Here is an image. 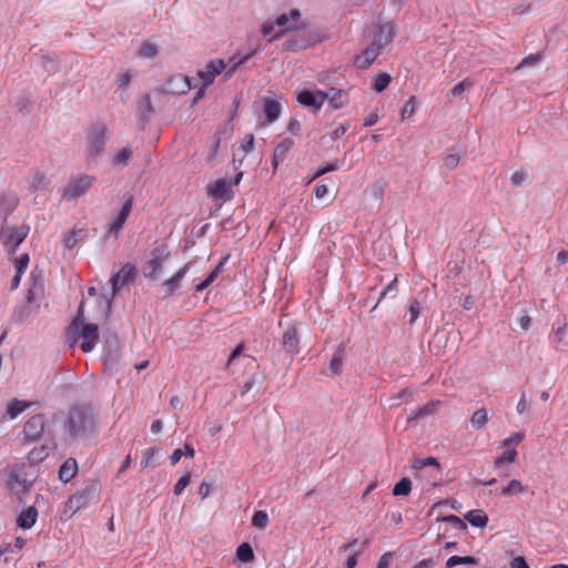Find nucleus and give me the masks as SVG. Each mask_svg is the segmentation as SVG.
<instances>
[{
  "instance_id": "obj_1",
  "label": "nucleus",
  "mask_w": 568,
  "mask_h": 568,
  "mask_svg": "<svg viewBox=\"0 0 568 568\" xmlns=\"http://www.w3.org/2000/svg\"><path fill=\"white\" fill-rule=\"evenodd\" d=\"M97 430V420L89 407L75 406L69 410L64 423V434L72 442L90 438Z\"/></svg>"
},
{
  "instance_id": "obj_2",
  "label": "nucleus",
  "mask_w": 568,
  "mask_h": 568,
  "mask_svg": "<svg viewBox=\"0 0 568 568\" xmlns=\"http://www.w3.org/2000/svg\"><path fill=\"white\" fill-rule=\"evenodd\" d=\"M67 333L69 336L74 337V343L79 338L83 339L80 345L83 353H90L94 348L99 338V327L97 324L84 323L83 302L80 303L77 316L74 317L71 326L68 327Z\"/></svg>"
},
{
  "instance_id": "obj_3",
  "label": "nucleus",
  "mask_w": 568,
  "mask_h": 568,
  "mask_svg": "<svg viewBox=\"0 0 568 568\" xmlns=\"http://www.w3.org/2000/svg\"><path fill=\"white\" fill-rule=\"evenodd\" d=\"M109 140L108 128L103 123H97L88 132V159H95L103 152L104 145Z\"/></svg>"
},
{
  "instance_id": "obj_4",
  "label": "nucleus",
  "mask_w": 568,
  "mask_h": 568,
  "mask_svg": "<svg viewBox=\"0 0 568 568\" xmlns=\"http://www.w3.org/2000/svg\"><path fill=\"white\" fill-rule=\"evenodd\" d=\"M30 231L29 225L22 224L19 227H9L4 224L0 229V239L9 253H14L18 246L24 241Z\"/></svg>"
},
{
  "instance_id": "obj_5",
  "label": "nucleus",
  "mask_w": 568,
  "mask_h": 568,
  "mask_svg": "<svg viewBox=\"0 0 568 568\" xmlns=\"http://www.w3.org/2000/svg\"><path fill=\"white\" fill-rule=\"evenodd\" d=\"M134 277H135V267L131 264H125L121 267V270L118 273H115L110 278L112 294H111L110 298L105 300V306H106L108 311L111 310L112 300L116 295L119 290L123 285L133 281Z\"/></svg>"
},
{
  "instance_id": "obj_6",
  "label": "nucleus",
  "mask_w": 568,
  "mask_h": 568,
  "mask_svg": "<svg viewBox=\"0 0 568 568\" xmlns=\"http://www.w3.org/2000/svg\"><path fill=\"white\" fill-rule=\"evenodd\" d=\"M295 97L297 102L314 112L320 111L324 102L327 100V94L324 91H310V90H296Z\"/></svg>"
},
{
  "instance_id": "obj_7",
  "label": "nucleus",
  "mask_w": 568,
  "mask_h": 568,
  "mask_svg": "<svg viewBox=\"0 0 568 568\" xmlns=\"http://www.w3.org/2000/svg\"><path fill=\"white\" fill-rule=\"evenodd\" d=\"M301 333L297 324H292L286 327L282 335V348L291 357L300 353Z\"/></svg>"
},
{
  "instance_id": "obj_8",
  "label": "nucleus",
  "mask_w": 568,
  "mask_h": 568,
  "mask_svg": "<svg viewBox=\"0 0 568 568\" xmlns=\"http://www.w3.org/2000/svg\"><path fill=\"white\" fill-rule=\"evenodd\" d=\"M45 416L43 414H36L30 417L23 427V434L27 442H38L44 432Z\"/></svg>"
},
{
  "instance_id": "obj_9",
  "label": "nucleus",
  "mask_w": 568,
  "mask_h": 568,
  "mask_svg": "<svg viewBox=\"0 0 568 568\" xmlns=\"http://www.w3.org/2000/svg\"><path fill=\"white\" fill-rule=\"evenodd\" d=\"M93 181L94 178L90 175H81L80 178L72 180L67 185L63 196L68 200L79 199L88 192Z\"/></svg>"
},
{
  "instance_id": "obj_10",
  "label": "nucleus",
  "mask_w": 568,
  "mask_h": 568,
  "mask_svg": "<svg viewBox=\"0 0 568 568\" xmlns=\"http://www.w3.org/2000/svg\"><path fill=\"white\" fill-rule=\"evenodd\" d=\"M95 496V487L87 486L83 490L77 491L65 503L67 510H70L72 514H75L80 509L88 506V504Z\"/></svg>"
},
{
  "instance_id": "obj_11",
  "label": "nucleus",
  "mask_w": 568,
  "mask_h": 568,
  "mask_svg": "<svg viewBox=\"0 0 568 568\" xmlns=\"http://www.w3.org/2000/svg\"><path fill=\"white\" fill-rule=\"evenodd\" d=\"M32 485V480L27 478V474L23 468H14L8 478V487L16 495L26 494L30 486Z\"/></svg>"
},
{
  "instance_id": "obj_12",
  "label": "nucleus",
  "mask_w": 568,
  "mask_h": 568,
  "mask_svg": "<svg viewBox=\"0 0 568 568\" xmlns=\"http://www.w3.org/2000/svg\"><path fill=\"white\" fill-rule=\"evenodd\" d=\"M224 69V60L214 59L206 63L204 70L197 72V77L203 82L204 88H207L214 82L217 75L223 73Z\"/></svg>"
},
{
  "instance_id": "obj_13",
  "label": "nucleus",
  "mask_w": 568,
  "mask_h": 568,
  "mask_svg": "<svg viewBox=\"0 0 568 568\" xmlns=\"http://www.w3.org/2000/svg\"><path fill=\"white\" fill-rule=\"evenodd\" d=\"M133 206V196H129L123 206L121 207L116 219L109 225V233H113L116 237L119 232L122 230L125 221L128 220Z\"/></svg>"
},
{
  "instance_id": "obj_14",
  "label": "nucleus",
  "mask_w": 568,
  "mask_h": 568,
  "mask_svg": "<svg viewBox=\"0 0 568 568\" xmlns=\"http://www.w3.org/2000/svg\"><path fill=\"white\" fill-rule=\"evenodd\" d=\"M396 36L395 24L392 22H385L379 26L377 34L375 39L372 41L378 48L383 49L385 45L389 44Z\"/></svg>"
},
{
  "instance_id": "obj_15",
  "label": "nucleus",
  "mask_w": 568,
  "mask_h": 568,
  "mask_svg": "<svg viewBox=\"0 0 568 568\" xmlns=\"http://www.w3.org/2000/svg\"><path fill=\"white\" fill-rule=\"evenodd\" d=\"M19 197L11 193L0 194V220L3 224L7 223L9 215L17 209Z\"/></svg>"
},
{
  "instance_id": "obj_16",
  "label": "nucleus",
  "mask_w": 568,
  "mask_h": 568,
  "mask_svg": "<svg viewBox=\"0 0 568 568\" xmlns=\"http://www.w3.org/2000/svg\"><path fill=\"white\" fill-rule=\"evenodd\" d=\"M191 263L184 264L180 267L168 281L164 283V295L163 298H168L180 287L181 281L185 277L190 270Z\"/></svg>"
},
{
  "instance_id": "obj_17",
  "label": "nucleus",
  "mask_w": 568,
  "mask_h": 568,
  "mask_svg": "<svg viewBox=\"0 0 568 568\" xmlns=\"http://www.w3.org/2000/svg\"><path fill=\"white\" fill-rule=\"evenodd\" d=\"M30 286L27 293L28 303H33L40 300L44 293V282L41 275L31 272L30 277Z\"/></svg>"
},
{
  "instance_id": "obj_18",
  "label": "nucleus",
  "mask_w": 568,
  "mask_h": 568,
  "mask_svg": "<svg viewBox=\"0 0 568 568\" xmlns=\"http://www.w3.org/2000/svg\"><path fill=\"white\" fill-rule=\"evenodd\" d=\"M381 50V48L372 42L361 54L355 58V65L359 69H367L379 55Z\"/></svg>"
},
{
  "instance_id": "obj_19",
  "label": "nucleus",
  "mask_w": 568,
  "mask_h": 568,
  "mask_svg": "<svg viewBox=\"0 0 568 568\" xmlns=\"http://www.w3.org/2000/svg\"><path fill=\"white\" fill-rule=\"evenodd\" d=\"M255 51H251L245 55L234 54L232 55L226 62L224 61V80H230L233 74L236 72V70L244 64L246 61H248L253 55Z\"/></svg>"
},
{
  "instance_id": "obj_20",
  "label": "nucleus",
  "mask_w": 568,
  "mask_h": 568,
  "mask_svg": "<svg viewBox=\"0 0 568 568\" xmlns=\"http://www.w3.org/2000/svg\"><path fill=\"white\" fill-rule=\"evenodd\" d=\"M231 185V181L219 179L207 185V193L214 199H224L229 194Z\"/></svg>"
},
{
  "instance_id": "obj_21",
  "label": "nucleus",
  "mask_w": 568,
  "mask_h": 568,
  "mask_svg": "<svg viewBox=\"0 0 568 568\" xmlns=\"http://www.w3.org/2000/svg\"><path fill=\"white\" fill-rule=\"evenodd\" d=\"M329 106L334 110L342 109L348 103V94L345 90L331 88L327 92Z\"/></svg>"
},
{
  "instance_id": "obj_22",
  "label": "nucleus",
  "mask_w": 568,
  "mask_h": 568,
  "mask_svg": "<svg viewBox=\"0 0 568 568\" xmlns=\"http://www.w3.org/2000/svg\"><path fill=\"white\" fill-rule=\"evenodd\" d=\"M263 112H264L266 122L273 123L280 118V115L282 113V105L276 100L265 98L263 100Z\"/></svg>"
},
{
  "instance_id": "obj_23",
  "label": "nucleus",
  "mask_w": 568,
  "mask_h": 568,
  "mask_svg": "<svg viewBox=\"0 0 568 568\" xmlns=\"http://www.w3.org/2000/svg\"><path fill=\"white\" fill-rule=\"evenodd\" d=\"M368 542L369 541L366 539L361 544L358 549H353L352 554L347 557V559L345 561L346 568H355L356 567L357 557L364 551V549L368 545ZM356 545H357V539H353L351 542L341 546L339 549L345 551L348 548H355Z\"/></svg>"
},
{
  "instance_id": "obj_24",
  "label": "nucleus",
  "mask_w": 568,
  "mask_h": 568,
  "mask_svg": "<svg viewBox=\"0 0 568 568\" xmlns=\"http://www.w3.org/2000/svg\"><path fill=\"white\" fill-rule=\"evenodd\" d=\"M78 473L77 459L70 457L64 460L59 469V479L63 483H69Z\"/></svg>"
},
{
  "instance_id": "obj_25",
  "label": "nucleus",
  "mask_w": 568,
  "mask_h": 568,
  "mask_svg": "<svg viewBox=\"0 0 568 568\" xmlns=\"http://www.w3.org/2000/svg\"><path fill=\"white\" fill-rule=\"evenodd\" d=\"M38 518V510L36 507L30 506L27 510H23L17 519V524L20 528L30 529L33 527Z\"/></svg>"
},
{
  "instance_id": "obj_26",
  "label": "nucleus",
  "mask_w": 568,
  "mask_h": 568,
  "mask_svg": "<svg viewBox=\"0 0 568 568\" xmlns=\"http://www.w3.org/2000/svg\"><path fill=\"white\" fill-rule=\"evenodd\" d=\"M139 114L142 122V125H144L146 122L150 121L152 114L154 113V108L151 102V97L148 94L139 102Z\"/></svg>"
},
{
  "instance_id": "obj_27",
  "label": "nucleus",
  "mask_w": 568,
  "mask_h": 568,
  "mask_svg": "<svg viewBox=\"0 0 568 568\" xmlns=\"http://www.w3.org/2000/svg\"><path fill=\"white\" fill-rule=\"evenodd\" d=\"M169 84H176L175 90L181 94L187 93L193 88L191 78L182 74L172 77Z\"/></svg>"
},
{
  "instance_id": "obj_28",
  "label": "nucleus",
  "mask_w": 568,
  "mask_h": 568,
  "mask_svg": "<svg viewBox=\"0 0 568 568\" xmlns=\"http://www.w3.org/2000/svg\"><path fill=\"white\" fill-rule=\"evenodd\" d=\"M465 519L471 526L479 527V528L485 527L488 521L487 515L480 509L469 510L468 513H466Z\"/></svg>"
},
{
  "instance_id": "obj_29",
  "label": "nucleus",
  "mask_w": 568,
  "mask_h": 568,
  "mask_svg": "<svg viewBox=\"0 0 568 568\" xmlns=\"http://www.w3.org/2000/svg\"><path fill=\"white\" fill-rule=\"evenodd\" d=\"M294 146V141L291 138L283 139L273 150L275 158L286 159L287 153Z\"/></svg>"
},
{
  "instance_id": "obj_30",
  "label": "nucleus",
  "mask_w": 568,
  "mask_h": 568,
  "mask_svg": "<svg viewBox=\"0 0 568 568\" xmlns=\"http://www.w3.org/2000/svg\"><path fill=\"white\" fill-rule=\"evenodd\" d=\"M390 81H392V78L388 73H386V72L378 73L373 80L372 89L375 92L381 93L389 85Z\"/></svg>"
},
{
  "instance_id": "obj_31",
  "label": "nucleus",
  "mask_w": 568,
  "mask_h": 568,
  "mask_svg": "<svg viewBox=\"0 0 568 568\" xmlns=\"http://www.w3.org/2000/svg\"><path fill=\"white\" fill-rule=\"evenodd\" d=\"M236 557L241 562H251L254 559V551L250 544L243 542L236 549Z\"/></svg>"
},
{
  "instance_id": "obj_32",
  "label": "nucleus",
  "mask_w": 568,
  "mask_h": 568,
  "mask_svg": "<svg viewBox=\"0 0 568 568\" xmlns=\"http://www.w3.org/2000/svg\"><path fill=\"white\" fill-rule=\"evenodd\" d=\"M27 407L29 403L20 399H13L10 402L7 408V413L11 419L17 418Z\"/></svg>"
},
{
  "instance_id": "obj_33",
  "label": "nucleus",
  "mask_w": 568,
  "mask_h": 568,
  "mask_svg": "<svg viewBox=\"0 0 568 568\" xmlns=\"http://www.w3.org/2000/svg\"><path fill=\"white\" fill-rule=\"evenodd\" d=\"M50 180L47 178L44 172L37 171L31 180V186L34 191H43L49 185Z\"/></svg>"
},
{
  "instance_id": "obj_34",
  "label": "nucleus",
  "mask_w": 568,
  "mask_h": 568,
  "mask_svg": "<svg viewBox=\"0 0 568 568\" xmlns=\"http://www.w3.org/2000/svg\"><path fill=\"white\" fill-rule=\"evenodd\" d=\"M412 491V480L408 477L402 478L393 488L394 496H407Z\"/></svg>"
},
{
  "instance_id": "obj_35",
  "label": "nucleus",
  "mask_w": 568,
  "mask_h": 568,
  "mask_svg": "<svg viewBox=\"0 0 568 568\" xmlns=\"http://www.w3.org/2000/svg\"><path fill=\"white\" fill-rule=\"evenodd\" d=\"M398 292L397 288V278L395 277L390 283H388L379 293V298L377 303L373 306V311L378 306L381 300L390 297L394 298Z\"/></svg>"
},
{
  "instance_id": "obj_36",
  "label": "nucleus",
  "mask_w": 568,
  "mask_h": 568,
  "mask_svg": "<svg viewBox=\"0 0 568 568\" xmlns=\"http://www.w3.org/2000/svg\"><path fill=\"white\" fill-rule=\"evenodd\" d=\"M261 32L270 41L281 38L284 34V30L275 31L274 22H265L262 24Z\"/></svg>"
},
{
  "instance_id": "obj_37",
  "label": "nucleus",
  "mask_w": 568,
  "mask_h": 568,
  "mask_svg": "<svg viewBox=\"0 0 568 568\" xmlns=\"http://www.w3.org/2000/svg\"><path fill=\"white\" fill-rule=\"evenodd\" d=\"M516 410L519 415L526 416V418H530L531 415V402L528 400L525 392L521 393L520 398L517 403Z\"/></svg>"
},
{
  "instance_id": "obj_38",
  "label": "nucleus",
  "mask_w": 568,
  "mask_h": 568,
  "mask_svg": "<svg viewBox=\"0 0 568 568\" xmlns=\"http://www.w3.org/2000/svg\"><path fill=\"white\" fill-rule=\"evenodd\" d=\"M487 420L488 416L487 410L485 408L477 409L470 418L471 426L475 429H480L481 427H484Z\"/></svg>"
},
{
  "instance_id": "obj_39",
  "label": "nucleus",
  "mask_w": 568,
  "mask_h": 568,
  "mask_svg": "<svg viewBox=\"0 0 568 568\" xmlns=\"http://www.w3.org/2000/svg\"><path fill=\"white\" fill-rule=\"evenodd\" d=\"M517 457V450L515 448L506 449L500 456L495 459V467L499 468L506 463H514Z\"/></svg>"
},
{
  "instance_id": "obj_40",
  "label": "nucleus",
  "mask_w": 568,
  "mask_h": 568,
  "mask_svg": "<svg viewBox=\"0 0 568 568\" xmlns=\"http://www.w3.org/2000/svg\"><path fill=\"white\" fill-rule=\"evenodd\" d=\"M524 489H525V487L519 480L511 479L507 486H505L500 489V494L501 495H510V494L518 495V494H521L524 491Z\"/></svg>"
},
{
  "instance_id": "obj_41",
  "label": "nucleus",
  "mask_w": 568,
  "mask_h": 568,
  "mask_svg": "<svg viewBox=\"0 0 568 568\" xmlns=\"http://www.w3.org/2000/svg\"><path fill=\"white\" fill-rule=\"evenodd\" d=\"M229 256H225L221 260V262L209 273V275L204 278V281L210 285H212L219 275L224 272L225 263L227 262Z\"/></svg>"
},
{
  "instance_id": "obj_42",
  "label": "nucleus",
  "mask_w": 568,
  "mask_h": 568,
  "mask_svg": "<svg viewBox=\"0 0 568 568\" xmlns=\"http://www.w3.org/2000/svg\"><path fill=\"white\" fill-rule=\"evenodd\" d=\"M158 453H159V450L155 448L146 449L141 458V462H140L141 467L142 468L154 467L155 466L154 460H155Z\"/></svg>"
},
{
  "instance_id": "obj_43",
  "label": "nucleus",
  "mask_w": 568,
  "mask_h": 568,
  "mask_svg": "<svg viewBox=\"0 0 568 568\" xmlns=\"http://www.w3.org/2000/svg\"><path fill=\"white\" fill-rule=\"evenodd\" d=\"M132 156V150L130 148H123L113 159V163L115 165H120L124 168L129 164V161Z\"/></svg>"
},
{
  "instance_id": "obj_44",
  "label": "nucleus",
  "mask_w": 568,
  "mask_h": 568,
  "mask_svg": "<svg viewBox=\"0 0 568 568\" xmlns=\"http://www.w3.org/2000/svg\"><path fill=\"white\" fill-rule=\"evenodd\" d=\"M268 524V515L264 510H257L252 517V526L258 529H263Z\"/></svg>"
},
{
  "instance_id": "obj_45",
  "label": "nucleus",
  "mask_w": 568,
  "mask_h": 568,
  "mask_svg": "<svg viewBox=\"0 0 568 568\" xmlns=\"http://www.w3.org/2000/svg\"><path fill=\"white\" fill-rule=\"evenodd\" d=\"M342 366H343V349H337L329 363V369L334 374H341L342 373Z\"/></svg>"
},
{
  "instance_id": "obj_46",
  "label": "nucleus",
  "mask_w": 568,
  "mask_h": 568,
  "mask_svg": "<svg viewBox=\"0 0 568 568\" xmlns=\"http://www.w3.org/2000/svg\"><path fill=\"white\" fill-rule=\"evenodd\" d=\"M338 169H339L338 161L322 165L321 168L317 169L315 174L310 179L308 183H311L312 181L318 179L320 176H322L328 172L337 171Z\"/></svg>"
},
{
  "instance_id": "obj_47",
  "label": "nucleus",
  "mask_w": 568,
  "mask_h": 568,
  "mask_svg": "<svg viewBox=\"0 0 568 568\" xmlns=\"http://www.w3.org/2000/svg\"><path fill=\"white\" fill-rule=\"evenodd\" d=\"M158 54V49L151 42H143L139 55L144 59H153Z\"/></svg>"
},
{
  "instance_id": "obj_48",
  "label": "nucleus",
  "mask_w": 568,
  "mask_h": 568,
  "mask_svg": "<svg viewBox=\"0 0 568 568\" xmlns=\"http://www.w3.org/2000/svg\"><path fill=\"white\" fill-rule=\"evenodd\" d=\"M262 383V377L258 374H252L241 387V395L247 394L256 384Z\"/></svg>"
},
{
  "instance_id": "obj_49",
  "label": "nucleus",
  "mask_w": 568,
  "mask_h": 568,
  "mask_svg": "<svg viewBox=\"0 0 568 568\" xmlns=\"http://www.w3.org/2000/svg\"><path fill=\"white\" fill-rule=\"evenodd\" d=\"M552 328H554V342L557 345L564 344L567 333H568L567 324L564 323L562 325H559L557 328H555V325H554Z\"/></svg>"
},
{
  "instance_id": "obj_50",
  "label": "nucleus",
  "mask_w": 568,
  "mask_h": 568,
  "mask_svg": "<svg viewBox=\"0 0 568 568\" xmlns=\"http://www.w3.org/2000/svg\"><path fill=\"white\" fill-rule=\"evenodd\" d=\"M474 84L473 80L470 78H466L464 79L463 81H460L459 83H457L452 90H450V94L453 97H459L460 94H463V92L469 88H471Z\"/></svg>"
},
{
  "instance_id": "obj_51",
  "label": "nucleus",
  "mask_w": 568,
  "mask_h": 568,
  "mask_svg": "<svg viewBox=\"0 0 568 568\" xmlns=\"http://www.w3.org/2000/svg\"><path fill=\"white\" fill-rule=\"evenodd\" d=\"M148 267L150 268V272L148 274H145V276L150 277V278L155 277L162 268V262H161L160 257L155 256V257L151 258L148 262Z\"/></svg>"
},
{
  "instance_id": "obj_52",
  "label": "nucleus",
  "mask_w": 568,
  "mask_h": 568,
  "mask_svg": "<svg viewBox=\"0 0 568 568\" xmlns=\"http://www.w3.org/2000/svg\"><path fill=\"white\" fill-rule=\"evenodd\" d=\"M82 230H79V231H72L71 233H69L67 235V237L64 239V246L67 248H73L77 243L82 239L81 235H82Z\"/></svg>"
},
{
  "instance_id": "obj_53",
  "label": "nucleus",
  "mask_w": 568,
  "mask_h": 568,
  "mask_svg": "<svg viewBox=\"0 0 568 568\" xmlns=\"http://www.w3.org/2000/svg\"><path fill=\"white\" fill-rule=\"evenodd\" d=\"M191 481V475L186 473L184 476H182L178 483L174 485V495L179 496L183 493V490L189 486Z\"/></svg>"
},
{
  "instance_id": "obj_54",
  "label": "nucleus",
  "mask_w": 568,
  "mask_h": 568,
  "mask_svg": "<svg viewBox=\"0 0 568 568\" xmlns=\"http://www.w3.org/2000/svg\"><path fill=\"white\" fill-rule=\"evenodd\" d=\"M416 110V103H415V97H410L404 104V108L402 110V118L403 120L406 118H409L414 114Z\"/></svg>"
},
{
  "instance_id": "obj_55",
  "label": "nucleus",
  "mask_w": 568,
  "mask_h": 568,
  "mask_svg": "<svg viewBox=\"0 0 568 568\" xmlns=\"http://www.w3.org/2000/svg\"><path fill=\"white\" fill-rule=\"evenodd\" d=\"M525 438L524 432H515L501 442V447H509L514 443H520Z\"/></svg>"
},
{
  "instance_id": "obj_56",
  "label": "nucleus",
  "mask_w": 568,
  "mask_h": 568,
  "mask_svg": "<svg viewBox=\"0 0 568 568\" xmlns=\"http://www.w3.org/2000/svg\"><path fill=\"white\" fill-rule=\"evenodd\" d=\"M408 314H409V323L413 324L415 323V321L418 318L419 314H420V304L418 301H413L409 305V308H408Z\"/></svg>"
},
{
  "instance_id": "obj_57",
  "label": "nucleus",
  "mask_w": 568,
  "mask_h": 568,
  "mask_svg": "<svg viewBox=\"0 0 568 568\" xmlns=\"http://www.w3.org/2000/svg\"><path fill=\"white\" fill-rule=\"evenodd\" d=\"M29 255L26 253V254H21L18 258H17V262H16V272L18 273H24V271L27 270L28 265H29Z\"/></svg>"
},
{
  "instance_id": "obj_58",
  "label": "nucleus",
  "mask_w": 568,
  "mask_h": 568,
  "mask_svg": "<svg viewBox=\"0 0 568 568\" xmlns=\"http://www.w3.org/2000/svg\"><path fill=\"white\" fill-rule=\"evenodd\" d=\"M443 520L452 524L456 529H466V524L456 515H447Z\"/></svg>"
},
{
  "instance_id": "obj_59",
  "label": "nucleus",
  "mask_w": 568,
  "mask_h": 568,
  "mask_svg": "<svg viewBox=\"0 0 568 568\" xmlns=\"http://www.w3.org/2000/svg\"><path fill=\"white\" fill-rule=\"evenodd\" d=\"M132 79V74L129 71L118 74L116 83L119 89H125Z\"/></svg>"
},
{
  "instance_id": "obj_60",
  "label": "nucleus",
  "mask_w": 568,
  "mask_h": 568,
  "mask_svg": "<svg viewBox=\"0 0 568 568\" xmlns=\"http://www.w3.org/2000/svg\"><path fill=\"white\" fill-rule=\"evenodd\" d=\"M459 160L458 154H448L444 158V165L449 170H454L458 166Z\"/></svg>"
},
{
  "instance_id": "obj_61",
  "label": "nucleus",
  "mask_w": 568,
  "mask_h": 568,
  "mask_svg": "<svg viewBox=\"0 0 568 568\" xmlns=\"http://www.w3.org/2000/svg\"><path fill=\"white\" fill-rule=\"evenodd\" d=\"M540 60V55L539 54H529L527 55L526 58H524L521 60V62L517 65L516 70H519L524 67H527V65H534L536 64L538 61Z\"/></svg>"
},
{
  "instance_id": "obj_62",
  "label": "nucleus",
  "mask_w": 568,
  "mask_h": 568,
  "mask_svg": "<svg viewBox=\"0 0 568 568\" xmlns=\"http://www.w3.org/2000/svg\"><path fill=\"white\" fill-rule=\"evenodd\" d=\"M526 173L524 171H516L511 174L510 181L514 185L520 186L526 183Z\"/></svg>"
},
{
  "instance_id": "obj_63",
  "label": "nucleus",
  "mask_w": 568,
  "mask_h": 568,
  "mask_svg": "<svg viewBox=\"0 0 568 568\" xmlns=\"http://www.w3.org/2000/svg\"><path fill=\"white\" fill-rule=\"evenodd\" d=\"M288 21V16L286 13H282L275 19L274 24L285 32L292 29V27L287 26Z\"/></svg>"
},
{
  "instance_id": "obj_64",
  "label": "nucleus",
  "mask_w": 568,
  "mask_h": 568,
  "mask_svg": "<svg viewBox=\"0 0 568 568\" xmlns=\"http://www.w3.org/2000/svg\"><path fill=\"white\" fill-rule=\"evenodd\" d=\"M439 404V402H429L425 404L424 406L418 408V414L424 416H428L433 414L436 409V406Z\"/></svg>"
}]
</instances>
